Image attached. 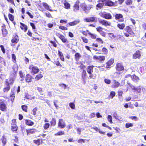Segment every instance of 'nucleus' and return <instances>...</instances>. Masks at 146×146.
Listing matches in <instances>:
<instances>
[{"mask_svg": "<svg viewBox=\"0 0 146 146\" xmlns=\"http://www.w3.org/2000/svg\"><path fill=\"white\" fill-rule=\"evenodd\" d=\"M120 85V83L116 80H113L112 83L111 87L113 88H117Z\"/></svg>", "mask_w": 146, "mask_h": 146, "instance_id": "nucleus-19", "label": "nucleus"}, {"mask_svg": "<svg viewBox=\"0 0 146 146\" xmlns=\"http://www.w3.org/2000/svg\"><path fill=\"white\" fill-rule=\"evenodd\" d=\"M133 126V125L132 123L128 122L126 123L125 124V127L126 128H128L129 127H131Z\"/></svg>", "mask_w": 146, "mask_h": 146, "instance_id": "nucleus-50", "label": "nucleus"}, {"mask_svg": "<svg viewBox=\"0 0 146 146\" xmlns=\"http://www.w3.org/2000/svg\"><path fill=\"white\" fill-rule=\"evenodd\" d=\"M50 124L48 123H44L43 126V128L45 130L47 129L50 127Z\"/></svg>", "mask_w": 146, "mask_h": 146, "instance_id": "nucleus-47", "label": "nucleus"}, {"mask_svg": "<svg viewBox=\"0 0 146 146\" xmlns=\"http://www.w3.org/2000/svg\"><path fill=\"white\" fill-rule=\"evenodd\" d=\"M112 16L110 13L105 12L104 18L107 19H112Z\"/></svg>", "mask_w": 146, "mask_h": 146, "instance_id": "nucleus-37", "label": "nucleus"}, {"mask_svg": "<svg viewBox=\"0 0 146 146\" xmlns=\"http://www.w3.org/2000/svg\"><path fill=\"white\" fill-rule=\"evenodd\" d=\"M38 110V107H36L33 108L32 111L33 113L32 114L34 115H35L36 114V111Z\"/></svg>", "mask_w": 146, "mask_h": 146, "instance_id": "nucleus-48", "label": "nucleus"}, {"mask_svg": "<svg viewBox=\"0 0 146 146\" xmlns=\"http://www.w3.org/2000/svg\"><path fill=\"white\" fill-rule=\"evenodd\" d=\"M103 28L100 26L96 28L97 31L100 33L103 31Z\"/></svg>", "mask_w": 146, "mask_h": 146, "instance_id": "nucleus-60", "label": "nucleus"}, {"mask_svg": "<svg viewBox=\"0 0 146 146\" xmlns=\"http://www.w3.org/2000/svg\"><path fill=\"white\" fill-rule=\"evenodd\" d=\"M43 77L42 74L41 73H39L37 74L35 77V81H38L40 79Z\"/></svg>", "mask_w": 146, "mask_h": 146, "instance_id": "nucleus-34", "label": "nucleus"}, {"mask_svg": "<svg viewBox=\"0 0 146 146\" xmlns=\"http://www.w3.org/2000/svg\"><path fill=\"white\" fill-rule=\"evenodd\" d=\"M94 67L93 65H89L86 68L87 72L89 74V77L90 79H95L96 76V74L93 73Z\"/></svg>", "mask_w": 146, "mask_h": 146, "instance_id": "nucleus-2", "label": "nucleus"}, {"mask_svg": "<svg viewBox=\"0 0 146 146\" xmlns=\"http://www.w3.org/2000/svg\"><path fill=\"white\" fill-rule=\"evenodd\" d=\"M42 140L41 139H37L33 140V142L35 145L38 146L42 144Z\"/></svg>", "mask_w": 146, "mask_h": 146, "instance_id": "nucleus-25", "label": "nucleus"}, {"mask_svg": "<svg viewBox=\"0 0 146 146\" xmlns=\"http://www.w3.org/2000/svg\"><path fill=\"white\" fill-rule=\"evenodd\" d=\"M0 63L2 64H5L6 63L5 59L1 56H0Z\"/></svg>", "mask_w": 146, "mask_h": 146, "instance_id": "nucleus-52", "label": "nucleus"}, {"mask_svg": "<svg viewBox=\"0 0 146 146\" xmlns=\"http://www.w3.org/2000/svg\"><path fill=\"white\" fill-rule=\"evenodd\" d=\"M93 58L97 60L99 62H102L104 61L105 59V57L104 56H97L94 55L93 56Z\"/></svg>", "mask_w": 146, "mask_h": 146, "instance_id": "nucleus-10", "label": "nucleus"}, {"mask_svg": "<svg viewBox=\"0 0 146 146\" xmlns=\"http://www.w3.org/2000/svg\"><path fill=\"white\" fill-rule=\"evenodd\" d=\"M59 28L60 29L63 30H68V28L62 25L59 26Z\"/></svg>", "mask_w": 146, "mask_h": 146, "instance_id": "nucleus-61", "label": "nucleus"}, {"mask_svg": "<svg viewBox=\"0 0 146 146\" xmlns=\"http://www.w3.org/2000/svg\"><path fill=\"white\" fill-rule=\"evenodd\" d=\"M26 131L27 135L28 136L31 135V134H34L37 131L36 129L33 128L29 129H26Z\"/></svg>", "mask_w": 146, "mask_h": 146, "instance_id": "nucleus-15", "label": "nucleus"}, {"mask_svg": "<svg viewBox=\"0 0 146 146\" xmlns=\"http://www.w3.org/2000/svg\"><path fill=\"white\" fill-rule=\"evenodd\" d=\"M56 35L61 40L63 43H68L67 39L63 35L59 33H56Z\"/></svg>", "mask_w": 146, "mask_h": 146, "instance_id": "nucleus-6", "label": "nucleus"}, {"mask_svg": "<svg viewBox=\"0 0 146 146\" xmlns=\"http://www.w3.org/2000/svg\"><path fill=\"white\" fill-rule=\"evenodd\" d=\"M98 22L100 24L105 26H110L111 25L110 22L104 19H100L98 20Z\"/></svg>", "mask_w": 146, "mask_h": 146, "instance_id": "nucleus-12", "label": "nucleus"}, {"mask_svg": "<svg viewBox=\"0 0 146 146\" xmlns=\"http://www.w3.org/2000/svg\"><path fill=\"white\" fill-rule=\"evenodd\" d=\"M133 90H134V92H136L138 93H140L141 92V88L140 86H138L137 87L135 86H133V88H132Z\"/></svg>", "mask_w": 146, "mask_h": 146, "instance_id": "nucleus-35", "label": "nucleus"}, {"mask_svg": "<svg viewBox=\"0 0 146 146\" xmlns=\"http://www.w3.org/2000/svg\"><path fill=\"white\" fill-rule=\"evenodd\" d=\"M84 20L87 22L92 23L96 22L97 19L96 17H91L85 18Z\"/></svg>", "mask_w": 146, "mask_h": 146, "instance_id": "nucleus-9", "label": "nucleus"}, {"mask_svg": "<svg viewBox=\"0 0 146 146\" xmlns=\"http://www.w3.org/2000/svg\"><path fill=\"white\" fill-rule=\"evenodd\" d=\"M53 63L54 64H55L56 66H60L61 67L62 66L59 60H58L56 61H54Z\"/></svg>", "mask_w": 146, "mask_h": 146, "instance_id": "nucleus-59", "label": "nucleus"}, {"mask_svg": "<svg viewBox=\"0 0 146 146\" xmlns=\"http://www.w3.org/2000/svg\"><path fill=\"white\" fill-rule=\"evenodd\" d=\"M80 22V21L79 19L75 20L74 21L69 22L66 25L67 27L70 26H73L76 25Z\"/></svg>", "mask_w": 146, "mask_h": 146, "instance_id": "nucleus-21", "label": "nucleus"}, {"mask_svg": "<svg viewBox=\"0 0 146 146\" xmlns=\"http://www.w3.org/2000/svg\"><path fill=\"white\" fill-rule=\"evenodd\" d=\"M131 25H127L124 28L123 33L125 37H128L129 36H134L135 33L131 27Z\"/></svg>", "mask_w": 146, "mask_h": 146, "instance_id": "nucleus-1", "label": "nucleus"}, {"mask_svg": "<svg viewBox=\"0 0 146 146\" xmlns=\"http://www.w3.org/2000/svg\"><path fill=\"white\" fill-rule=\"evenodd\" d=\"M59 86L63 88L64 89H66L67 87V86L65 84L63 83L60 84H59Z\"/></svg>", "mask_w": 146, "mask_h": 146, "instance_id": "nucleus-62", "label": "nucleus"}, {"mask_svg": "<svg viewBox=\"0 0 146 146\" xmlns=\"http://www.w3.org/2000/svg\"><path fill=\"white\" fill-rule=\"evenodd\" d=\"M50 42L53 45V46L54 47H57V44H56L55 42L54 41L51 40L50 41Z\"/></svg>", "mask_w": 146, "mask_h": 146, "instance_id": "nucleus-64", "label": "nucleus"}, {"mask_svg": "<svg viewBox=\"0 0 146 146\" xmlns=\"http://www.w3.org/2000/svg\"><path fill=\"white\" fill-rule=\"evenodd\" d=\"M69 105L70 107L72 109L74 110L75 109V105L73 102H70L69 104Z\"/></svg>", "mask_w": 146, "mask_h": 146, "instance_id": "nucleus-51", "label": "nucleus"}, {"mask_svg": "<svg viewBox=\"0 0 146 146\" xmlns=\"http://www.w3.org/2000/svg\"><path fill=\"white\" fill-rule=\"evenodd\" d=\"M1 140L3 143V146H5L7 143V141L6 137L5 135H4L2 136Z\"/></svg>", "mask_w": 146, "mask_h": 146, "instance_id": "nucleus-33", "label": "nucleus"}, {"mask_svg": "<svg viewBox=\"0 0 146 146\" xmlns=\"http://www.w3.org/2000/svg\"><path fill=\"white\" fill-rule=\"evenodd\" d=\"M7 106L6 104H0V110L2 111L5 112L7 111Z\"/></svg>", "mask_w": 146, "mask_h": 146, "instance_id": "nucleus-23", "label": "nucleus"}, {"mask_svg": "<svg viewBox=\"0 0 146 146\" xmlns=\"http://www.w3.org/2000/svg\"><path fill=\"white\" fill-rule=\"evenodd\" d=\"M81 55L79 53L76 52L74 55L75 60L77 61L81 57Z\"/></svg>", "mask_w": 146, "mask_h": 146, "instance_id": "nucleus-42", "label": "nucleus"}, {"mask_svg": "<svg viewBox=\"0 0 146 146\" xmlns=\"http://www.w3.org/2000/svg\"><path fill=\"white\" fill-rule=\"evenodd\" d=\"M5 86L4 87L3 89V91L4 93L8 92L10 89L11 87L10 86L7 84H5Z\"/></svg>", "mask_w": 146, "mask_h": 146, "instance_id": "nucleus-30", "label": "nucleus"}, {"mask_svg": "<svg viewBox=\"0 0 146 146\" xmlns=\"http://www.w3.org/2000/svg\"><path fill=\"white\" fill-rule=\"evenodd\" d=\"M81 80L84 82H85L87 74L85 70H83L81 73Z\"/></svg>", "mask_w": 146, "mask_h": 146, "instance_id": "nucleus-18", "label": "nucleus"}, {"mask_svg": "<svg viewBox=\"0 0 146 146\" xmlns=\"http://www.w3.org/2000/svg\"><path fill=\"white\" fill-rule=\"evenodd\" d=\"M21 109L23 111L26 113L28 112V106L26 105H22L21 106Z\"/></svg>", "mask_w": 146, "mask_h": 146, "instance_id": "nucleus-40", "label": "nucleus"}, {"mask_svg": "<svg viewBox=\"0 0 146 146\" xmlns=\"http://www.w3.org/2000/svg\"><path fill=\"white\" fill-rule=\"evenodd\" d=\"M18 129V127L17 125H13L11 126V130L13 132L17 133Z\"/></svg>", "mask_w": 146, "mask_h": 146, "instance_id": "nucleus-36", "label": "nucleus"}, {"mask_svg": "<svg viewBox=\"0 0 146 146\" xmlns=\"http://www.w3.org/2000/svg\"><path fill=\"white\" fill-rule=\"evenodd\" d=\"M114 59L113 58H111L106 63V68H108L111 67V66L114 63Z\"/></svg>", "mask_w": 146, "mask_h": 146, "instance_id": "nucleus-22", "label": "nucleus"}, {"mask_svg": "<svg viewBox=\"0 0 146 146\" xmlns=\"http://www.w3.org/2000/svg\"><path fill=\"white\" fill-rule=\"evenodd\" d=\"M11 58L12 61L13 63H15L16 62V57L15 55L14 54H11Z\"/></svg>", "mask_w": 146, "mask_h": 146, "instance_id": "nucleus-41", "label": "nucleus"}, {"mask_svg": "<svg viewBox=\"0 0 146 146\" xmlns=\"http://www.w3.org/2000/svg\"><path fill=\"white\" fill-rule=\"evenodd\" d=\"M104 82L108 84H109L111 83V81L110 80L105 78L104 80Z\"/></svg>", "mask_w": 146, "mask_h": 146, "instance_id": "nucleus-63", "label": "nucleus"}, {"mask_svg": "<svg viewBox=\"0 0 146 146\" xmlns=\"http://www.w3.org/2000/svg\"><path fill=\"white\" fill-rule=\"evenodd\" d=\"M66 126V123L64 120L62 119H60L58 120V127L60 128H64Z\"/></svg>", "mask_w": 146, "mask_h": 146, "instance_id": "nucleus-13", "label": "nucleus"}, {"mask_svg": "<svg viewBox=\"0 0 146 146\" xmlns=\"http://www.w3.org/2000/svg\"><path fill=\"white\" fill-rule=\"evenodd\" d=\"M132 0H126L125 3L127 5H130L132 4Z\"/></svg>", "mask_w": 146, "mask_h": 146, "instance_id": "nucleus-57", "label": "nucleus"}, {"mask_svg": "<svg viewBox=\"0 0 146 146\" xmlns=\"http://www.w3.org/2000/svg\"><path fill=\"white\" fill-rule=\"evenodd\" d=\"M114 16L115 19L119 22H122L124 21L123 16L121 13H116Z\"/></svg>", "mask_w": 146, "mask_h": 146, "instance_id": "nucleus-5", "label": "nucleus"}, {"mask_svg": "<svg viewBox=\"0 0 146 146\" xmlns=\"http://www.w3.org/2000/svg\"><path fill=\"white\" fill-rule=\"evenodd\" d=\"M56 124V118H53L50 121V125L51 126H54Z\"/></svg>", "mask_w": 146, "mask_h": 146, "instance_id": "nucleus-38", "label": "nucleus"}, {"mask_svg": "<svg viewBox=\"0 0 146 146\" xmlns=\"http://www.w3.org/2000/svg\"><path fill=\"white\" fill-rule=\"evenodd\" d=\"M115 69L116 71L120 72L123 70L124 69V66L122 62L117 63L116 64Z\"/></svg>", "mask_w": 146, "mask_h": 146, "instance_id": "nucleus-7", "label": "nucleus"}, {"mask_svg": "<svg viewBox=\"0 0 146 146\" xmlns=\"http://www.w3.org/2000/svg\"><path fill=\"white\" fill-rule=\"evenodd\" d=\"M81 38L83 42L84 43H87L88 42V40L86 37L81 36Z\"/></svg>", "mask_w": 146, "mask_h": 146, "instance_id": "nucleus-46", "label": "nucleus"}, {"mask_svg": "<svg viewBox=\"0 0 146 146\" xmlns=\"http://www.w3.org/2000/svg\"><path fill=\"white\" fill-rule=\"evenodd\" d=\"M42 5L47 10H49L50 11H53L52 10L50 9L49 6H48V4L46 3H42Z\"/></svg>", "mask_w": 146, "mask_h": 146, "instance_id": "nucleus-39", "label": "nucleus"}, {"mask_svg": "<svg viewBox=\"0 0 146 146\" xmlns=\"http://www.w3.org/2000/svg\"><path fill=\"white\" fill-rule=\"evenodd\" d=\"M8 17L9 19L12 21L14 20V17L13 15L10 13L8 14Z\"/></svg>", "mask_w": 146, "mask_h": 146, "instance_id": "nucleus-49", "label": "nucleus"}, {"mask_svg": "<svg viewBox=\"0 0 146 146\" xmlns=\"http://www.w3.org/2000/svg\"><path fill=\"white\" fill-rule=\"evenodd\" d=\"M81 9L86 13H88L93 7V6L91 4H86L85 3H81L80 5Z\"/></svg>", "mask_w": 146, "mask_h": 146, "instance_id": "nucleus-4", "label": "nucleus"}, {"mask_svg": "<svg viewBox=\"0 0 146 146\" xmlns=\"http://www.w3.org/2000/svg\"><path fill=\"white\" fill-rule=\"evenodd\" d=\"M25 123L26 125L29 126H32L34 124V123L29 119H26L25 120Z\"/></svg>", "mask_w": 146, "mask_h": 146, "instance_id": "nucleus-26", "label": "nucleus"}, {"mask_svg": "<svg viewBox=\"0 0 146 146\" xmlns=\"http://www.w3.org/2000/svg\"><path fill=\"white\" fill-rule=\"evenodd\" d=\"M107 118L108 121L109 122H110L111 123H113L112 118L111 115H108V116Z\"/></svg>", "mask_w": 146, "mask_h": 146, "instance_id": "nucleus-54", "label": "nucleus"}, {"mask_svg": "<svg viewBox=\"0 0 146 146\" xmlns=\"http://www.w3.org/2000/svg\"><path fill=\"white\" fill-rule=\"evenodd\" d=\"M115 95V93L114 91H111L110 92V96L111 98H112L114 97Z\"/></svg>", "mask_w": 146, "mask_h": 146, "instance_id": "nucleus-53", "label": "nucleus"}, {"mask_svg": "<svg viewBox=\"0 0 146 146\" xmlns=\"http://www.w3.org/2000/svg\"><path fill=\"white\" fill-rule=\"evenodd\" d=\"M17 71L14 70L13 72L11 73L9 77L12 78L13 79L15 80L17 76Z\"/></svg>", "mask_w": 146, "mask_h": 146, "instance_id": "nucleus-32", "label": "nucleus"}, {"mask_svg": "<svg viewBox=\"0 0 146 146\" xmlns=\"http://www.w3.org/2000/svg\"><path fill=\"white\" fill-rule=\"evenodd\" d=\"M20 24L21 25L20 26L21 29L23 30L24 32H26L28 29L27 26L21 22H20Z\"/></svg>", "mask_w": 146, "mask_h": 146, "instance_id": "nucleus-27", "label": "nucleus"}, {"mask_svg": "<svg viewBox=\"0 0 146 146\" xmlns=\"http://www.w3.org/2000/svg\"><path fill=\"white\" fill-rule=\"evenodd\" d=\"M64 8L66 9H70V4L67 2H65L64 3Z\"/></svg>", "mask_w": 146, "mask_h": 146, "instance_id": "nucleus-43", "label": "nucleus"}, {"mask_svg": "<svg viewBox=\"0 0 146 146\" xmlns=\"http://www.w3.org/2000/svg\"><path fill=\"white\" fill-rule=\"evenodd\" d=\"M1 27L2 36L3 37H6L7 36L8 33L7 30L6 29V26L3 24L1 26Z\"/></svg>", "mask_w": 146, "mask_h": 146, "instance_id": "nucleus-14", "label": "nucleus"}, {"mask_svg": "<svg viewBox=\"0 0 146 146\" xmlns=\"http://www.w3.org/2000/svg\"><path fill=\"white\" fill-rule=\"evenodd\" d=\"M64 132L63 131H59L58 132L55 134V135L56 136L57 135H64Z\"/></svg>", "mask_w": 146, "mask_h": 146, "instance_id": "nucleus-45", "label": "nucleus"}, {"mask_svg": "<svg viewBox=\"0 0 146 146\" xmlns=\"http://www.w3.org/2000/svg\"><path fill=\"white\" fill-rule=\"evenodd\" d=\"M117 27L120 30H123L125 28V24L124 23H119L117 25Z\"/></svg>", "mask_w": 146, "mask_h": 146, "instance_id": "nucleus-31", "label": "nucleus"}, {"mask_svg": "<svg viewBox=\"0 0 146 146\" xmlns=\"http://www.w3.org/2000/svg\"><path fill=\"white\" fill-rule=\"evenodd\" d=\"M19 41V37L16 33H15L13 35L12 39L11 40V42L12 43L16 44Z\"/></svg>", "mask_w": 146, "mask_h": 146, "instance_id": "nucleus-11", "label": "nucleus"}, {"mask_svg": "<svg viewBox=\"0 0 146 146\" xmlns=\"http://www.w3.org/2000/svg\"><path fill=\"white\" fill-rule=\"evenodd\" d=\"M34 79L33 76L29 74L26 75L25 77V81L29 83L32 82Z\"/></svg>", "mask_w": 146, "mask_h": 146, "instance_id": "nucleus-17", "label": "nucleus"}, {"mask_svg": "<svg viewBox=\"0 0 146 146\" xmlns=\"http://www.w3.org/2000/svg\"><path fill=\"white\" fill-rule=\"evenodd\" d=\"M0 47L1 48V51L3 53V54H5V53L6 51H5V49L4 48V46L2 45H0Z\"/></svg>", "mask_w": 146, "mask_h": 146, "instance_id": "nucleus-58", "label": "nucleus"}, {"mask_svg": "<svg viewBox=\"0 0 146 146\" xmlns=\"http://www.w3.org/2000/svg\"><path fill=\"white\" fill-rule=\"evenodd\" d=\"M105 6L111 7L115 6L114 3L111 0H106L105 1Z\"/></svg>", "mask_w": 146, "mask_h": 146, "instance_id": "nucleus-24", "label": "nucleus"}, {"mask_svg": "<svg viewBox=\"0 0 146 146\" xmlns=\"http://www.w3.org/2000/svg\"><path fill=\"white\" fill-rule=\"evenodd\" d=\"M28 68L30 73L33 75L37 74L40 71V69L37 66L32 64L29 65Z\"/></svg>", "mask_w": 146, "mask_h": 146, "instance_id": "nucleus-3", "label": "nucleus"}, {"mask_svg": "<svg viewBox=\"0 0 146 146\" xmlns=\"http://www.w3.org/2000/svg\"><path fill=\"white\" fill-rule=\"evenodd\" d=\"M102 51L104 52V54H107L108 52V50L105 47L103 48Z\"/></svg>", "mask_w": 146, "mask_h": 146, "instance_id": "nucleus-56", "label": "nucleus"}, {"mask_svg": "<svg viewBox=\"0 0 146 146\" xmlns=\"http://www.w3.org/2000/svg\"><path fill=\"white\" fill-rule=\"evenodd\" d=\"M80 3V2L79 0H77L75 2L74 5L73 6V11H74L76 12L79 10Z\"/></svg>", "mask_w": 146, "mask_h": 146, "instance_id": "nucleus-16", "label": "nucleus"}, {"mask_svg": "<svg viewBox=\"0 0 146 146\" xmlns=\"http://www.w3.org/2000/svg\"><path fill=\"white\" fill-rule=\"evenodd\" d=\"M15 80L13 79L12 78L9 77L8 79H6L5 81V84H7L8 85H12L14 83Z\"/></svg>", "mask_w": 146, "mask_h": 146, "instance_id": "nucleus-8", "label": "nucleus"}, {"mask_svg": "<svg viewBox=\"0 0 146 146\" xmlns=\"http://www.w3.org/2000/svg\"><path fill=\"white\" fill-rule=\"evenodd\" d=\"M131 79L133 81L135 82H138L140 79L135 74H133L131 76Z\"/></svg>", "mask_w": 146, "mask_h": 146, "instance_id": "nucleus-29", "label": "nucleus"}, {"mask_svg": "<svg viewBox=\"0 0 146 146\" xmlns=\"http://www.w3.org/2000/svg\"><path fill=\"white\" fill-rule=\"evenodd\" d=\"M88 34L90 36V37L93 39H95L96 38V35L92 33L91 32H88Z\"/></svg>", "mask_w": 146, "mask_h": 146, "instance_id": "nucleus-44", "label": "nucleus"}, {"mask_svg": "<svg viewBox=\"0 0 146 146\" xmlns=\"http://www.w3.org/2000/svg\"><path fill=\"white\" fill-rule=\"evenodd\" d=\"M140 56V52L139 50L136 51V52L133 55V58L135 59L137 58H139Z\"/></svg>", "mask_w": 146, "mask_h": 146, "instance_id": "nucleus-28", "label": "nucleus"}, {"mask_svg": "<svg viewBox=\"0 0 146 146\" xmlns=\"http://www.w3.org/2000/svg\"><path fill=\"white\" fill-rule=\"evenodd\" d=\"M96 41L100 44H102L103 43V41L102 40L99 38H97L96 39Z\"/></svg>", "mask_w": 146, "mask_h": 146, "instance_id": "nucleus-55", "label": "nucleus"}, {"mask_svg": "<svg viewBox=\"0 0 146 146\" xmlns=\"http://www.w3.org/2000/svg\"><path fill=\"white\" fill-rule=\"evenodd\" d=\"M106 0H98V3L96 5V7L100 9L102 8L105 4Z\"/></svg>", "mask_w": 146, "mask_h": 146, "instance_id": "nucleus-20", "label": "nucleus"}]
</instances>
